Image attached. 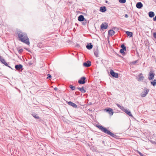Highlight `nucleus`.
<instances>
[{
    "instance_id": "a19ab883",
    "label": "nucleus",
    "mask_w": 156,
    "mask_h": 156,
    "mask_svg": "<svg viewBox=\"0 0 156 156\" xmlns=\"http://www.w3.org/2000/svg\"><path fill=\"white\" fill-rule=\"evenodd\" d=\"M124 16L125 17L127 18L128 17V15L127 14H126Z\"/></svg>"
},
{
    "instance_id": "49530a36",
    "label": "nucleus",
    "mask_w": 156,
    "mask_h": 156,
    "mask_svg": "<svg viewBox=\"0 0 156 156\" xmlns=\"http://www.w3.org/2000/svg\"><path fill=\"white\" fill-rule=\"evenodd\" d=\"M87 156H90L89 154H87Z\"/></svg>"
},
{
    "instance_id": "cd10ccee",
    "label": "nucleus",
    "mask_w": 156,
    "mask_h": 156,
    "mask_svg": "<svg viewBox=\"0 0 156 156\" xmlns=\"http://www.w3.org/2000/svg\"><path fill=\"white\" fill-rule=\"evenodd\" d=\"M96 147L94 146L91 147L90 148V149L93 151H96Z\"/></svg>"
},
{
    "instance_id": "39448f33",
    "label": "nucleus",
    "mask_w": 156,
    "mask_h": 156,
    "mask_svg": "<svg viewBox=\"0 0 156 156\" xmlns=\"http://www.w3.org/2000/svg\"><path fill=\"white\" fill-rule=\"evenodd\" d=\"M86 77L84 76L82 77L78 81L79 84H84L86 83Z\"/></svg>"
},
{
    "instance_id": "ddd939ff",
    "label": "nucleus",
    "mask_w": 156,
    "mask_h": 156,
    "mask_svg": "<svg viewBox=\"0 0 156 156\" xmlns=\"http://www.w3.org/2000/svg\"><path fill=\"white\" fill-rule=\"evenodd\" d=\"M143 6L141 2L137 3L136 5V7L139 9L141 8Z\"/></svg>"
},
{
    "instance_id": "5701e85b",
    "label": "nucleus",
    "mask_w": 156,
    "mask_h": 156,
    "mask_svg": "<svg viewBox=\"0 0 156 156\" xmlns=\"http://www.w3.org/2000/svg\"><path fill=\"white\" fill-rule=\"evenodd\" d=\"M116 104L122 111H123V110H124L125 108L123 106H121L119 104Z\"/></svg>"
},
{
    "instance_id": "7c9ffc66",
    "label": "nucleus",
    "mask_w": 156,
    "mask_h": 156,
    "mask_svg": "<svg viewBox=\"0 0 156 156\" xmlns=\"http://www.w3.org/2000/svg\"><path fill=\"white\" fill-rule=\"evenodd\" d=\"M47 76L48 77L47 78V79L50 80V79L51 78V76L50 74H48Z\"/></svg>"
},
{
    "instance_id": "20e7f679",
    "label": "nucleus",
    "mask_w": 156,
    "mask_h": 156,
    "mask_svg": "<svg viewBox=\"0 0 156 156\" xmlns=\"http://www.w3.org/2000/svg\"><path fill=\"white\" fill-rule=\"evenodd\" d=\"M15 68L16 70L19 72H21L23 69V65L20 64L16 65Z\"/></svg>"
},
{
    "instance_id": "b1692460",
    "label": "nucleus",
    "mask_w": 156,
    "mask_h": 156,
    "mask_svg": "<svg viewBox=\"0 0 156 156\" xmlns=\"http://www.w3.org/2000/svg\"><path fill=\"white\" fill-rule=\"evenodd\" d=\"M151 83L154 86H155L156 84V80L155 79L153 81H151Z\"/></svg>"
},
{
    "instance_id": "2eb2a0df",
    "label": "nucleus",
    "mask_w": 156,
    "mask_h": 156,
    "mask_svg": "<svg viewBox=\"0 0 156 156\" xmlns=\"http://www.w3.org/2000/svg\"><path fill=\"white\" fill-rule=\"evenodd\" d=\"M115 31L112 30H110L108 31V35L110 36H112L115 34Z\"/></svg>"
},
{
    "instance_id": "bb28decb",
    "label": "nucleus",
    "mask_w": 156,
    "mask_h": 156,
    "mask_svg": "<svg viewBox=\"0 0 156 156\" xmlns=\"http://www.w3.org/2000/svg\"><path fill=\"white\" fill-rule=\"evenodd\" d=\"M69 87L72 90H74L75 89V87L72 85H70Z\"/></svg>"
},
{
    "instance_id": "c9c22d12",
    "label": "nucleus",
    "mask_w": 156,
    "mask_h": 156,
    "mask_svg": "<svg viewBox=\"0 0 156 156\" xmlns=\"http://www.w3.org/2000/svg\"><path fill=\"white\" fill-rule=\"evenodd\" d=\"M0 61L2 64H3L4 63V62H5V61L4 59L3 58Z\"/></svg>"
},
{
    "instance_id": "9d476101",
    "label": "nucleus",
    "mask_w": 156,
    "mask_h": 156,
    "mask_svg": "<svg viewBox=\"0 0 156 156\" xmlns=\"http://www.w3.org/2000/svg\"><path fill=\"white\" fill-rule=\"evenodd\" d=\"M91 62L90 61H87L83 64V65L84 66L86 67H89L91 66Z\"/></svg>"
},
{
    "instance_id": "a878e982",
    "label": "nucleus",
    "mask_w": 156,
    "mask_h": 156,
    "mask_svg": "<svg viewBox=\"0 0 156 156\" xmlns=\"http://www.w3.org/2000/svg\"><path fill=\"white\" fill-rule=\"evenodd\" d=\"M120 52L121 53L124 55L126 54V53L124 51L121 49L120 50Z\"/></svg>"
},
{
    "instance_id": "1a4fd4ad",
    "label": "nucleus",
    "mask_w": 156,
    "mask_h": 156,
    "mask_svg": "<svg viewBox=\"0 0 156 156\" xmlns=\"http://www.w3.org/2000/svg\"><path fill=\"white\" fill-rule=\"evenodd\" d=\"M154 73L152 72H150L148 76V79L149 80H151L153 79L154 76Z\"/></svg>"
},
{
    "instance_id": "58836bf2",
    "label": "nucleus",
    "mask_w": 156,
    "mask_h": 156,
    "mask_svg": "<svg viewBox=\"0 0 156 156\" xmlns=\"http://www.w3.org/2000/svg\"><path fill=\"white\" fill-rule=\"evenodd\" d=\"M121 49H122V50H123L124 51H126V47H125L124 48H122Z\"/></svg>"
},
{
    "instance_id": "4be33fe9",
    "label": "nucleus",
    "mask_w": 156,
    "mask_h": 156,
    "mask_svg": "<svg viewBox=\"0 0 156 156\" xmlns=\"http://www.w3.org/2000/svg\"><path fill=\"white\" fill-rule=\"evenodd\" d=\"M94 53L96 57H98V51L97 49H96V50H94Z\"/></svg>"
},
{
    "instance_id": "f03ea898",
    "label": "nucleus",
    "mask_w": 156,
    "mask_h": 156,
    "mask_svg": "<svg viewBox=\"0 0 156 156\" xmlns=\"http://www.w3.org/2000/svg\"><path fill=\"white\" fill-rule=\"evenodd\" d=\"M96 126L101 131L104 132L107 134L110 135L112 137L117 138V137L118 136L116 135L111 132L110 130H107L106 128L103 127L101 125H97Z\"/></svg>"
},
{
    "instance_id": "4c0bfd02",
    "label": "nucleus",
    "mask_w": 156,
    "mask_h": 156,
    "mask_svg": "<svg viewBox=\"0 0 156 156\" xmlns=\"http://www.w3.org/2000/svg\"><path fill=\"white\" fill-rule=\"evenodd\" d=\"M121 47L122 48H124L126 47L125 46V45L124 44H122L121 45Z\"/></svg>"
},
{
    "instance_id": "0eeeda50",
    "label": "nucleus",
    "mask_w": 156,
    "mask_h": 156,
    "mask_svg": "<svg viewBox=\"0 0 156 156\" xmlns=\"http://www.w3.org/2000/svg\"><path fill=\"white\" fill-rule=\"evenodd\" d=\"M105 110L110 115H112L114 113L113 109L110 108H108L105 109Z\"/></svg>"
},
{
    "instance_id": "72a5a7b5",
    "label": "nucleus",
    "mask_w": 156,
    "mask_h": 156,
    "mask_svg": "<svg viewBox=\"0 0 156 156\" xmlns=\"http://www.w3.org/2000/svg\"><path fill=\"white\" fill-rule=\"evenodd\" d=\"M153 37L155 38L156 39V32L154 33Z\"/></svg>"
},
{
    "instance_id": "6ab92c4d",
    "label": "nucleus",
    "mask_w": 156,
    "mask_h": 156,
    "mask_svg": "<svg viewBox=\"0 0 156 156\" xmlns=\"http://www.w3.org/2000/svg\"><path fill=\"white\" fill-rule=\"evenodd\" d=\"M100 10L102 12H105L106 10V8L105 6L101 7Z\"/></svg>"
},
{
    "instance_id": "ea45409f",
    "label": "nucleus",
    "mask_w": 156,
    "mask_h": 156,
    "mask_svg": "<svg viewBox=\"0 0 156 156\" xmlns=\"http://www.w3.org/2000/svg\"><path fill=\"white\" fill-rule=\"evenodd\" d=\"M153 20L154 21H156V16H155L153 18Z\"/></svg>"
},
{
    "instance_id": "aec40b11",
    "label": "nucleus",
    "mask_w": 156,
    "mask_h": 156,
    "mask_svg": "<svg viewBox=\"0 0 156 156\" xmlns=\"http://www.w3.org/2000/svg\"><path fill=\"white\" fill-rule=\"evenodd\" d=\"M86 48L87 49L90 50L93 48V45L91 43H90V44H88V45L86 46Z\"/></svg>"
},
{
    "instance_id": "6e6552de",
    "label": "nucleus",
    "mask_w": 156,
    "mask_h": 156,
    "mask_svg": "<svg viewBox=\"0 0 156 156\" xmlns=\"http://www.w3.org/2000/svg\"><path fill=\"white\" fill-rule=\"evenodd\" d=\"M108 25L106 23H103L101 25V30H104L107 29L108 27Z\"/></svg>"
},
{
    "instance_id": "e433bc0d",
    "label": "nucleus",
    "mask_w": 156,
    "mask_h": 156,
    "mask_svg": "<svg viewBox=\"0 0 156 156\" xmlns=\"http://www.w3.org/2000/svg\"><path fill=\"white\" fill-rule=\"evenodd\" d=\"M137 152L140 156H142V155H143V154L138 151H137Z\"/></svg>"
},
{
    "instance_id": "c03bdc74",
    "label": "nucleus",
    "mask_w": 156,
    "mask_h": 156,
    "mask_svg": "<svg viewBox=\"0 0 156 156\" xmlns=\"http://www.w3.org/2000/svg\"><path fill=\"white\" fill-rule=\"evenodd\" d=\"M54 90H58V88L56 87H55V88Z\"/></svg>"
},
{
    "instance_id": "f8f14e48",
    "label": "nucleus",
    "mask_w": 156,
    "mask_h": 156,
    "mask_svg": "<svg viewBox=\"0 0 156 156\" xmlns=\"http://www.w3.org/2000/svg\"><path fill=\"white\" fill-rule=\"evenodd\" d=\"M67 103L69 105L72 106L73 108H77V105L75 104L70 101L68 102Z\"/></svg>"
},
{
    "instance_id": "4468645a",
    "label": "nucleus",
    "mask_w": 156,
    "mask_h": 156,
    "mask_svg": "<svg viewBox=\"0 0 156 156\" xmlns=\"http://www.w3.org/2000/svg\"><path fill=\"white\" fill-rule=\"evenodd\" d=\"M85 19L84 16L82 15H80L78 17V20L79 21L82 22Z\"/></svg>"
},
{
    "instance_id": "79ce46f5",
    "label": "nucleus",
    "mask_w": 156,
    "mask_h": 156,
    "mask_svg": "<svg viewBox=\"0 0 156 156\" xmlns=\"http://www.w3.org/2000/svg\"><path fill=\"white\" fill-rule=\"evenodd\" d=\"M80 93V92H75V94L77 95H79V94Z\"/></svg>"
},
{
    "instance_id": "393cba45",
    "label": "nucleus",
    "mask_w": 156,
    "mask_h": 156,
    "mask_svg": "<svg viewBox=\"0 0 156 156\" xmlns=\"http://www.w3.org/2000/svg\"><path fill=\"white\" fill-rule=\"evenodd\" d=\"M32 115L35 118L37 119H39V116H38L36 114H32Z\"/></svg>"
},
{
    "instance_id": "f704fd0d",
    "label": "nucleus",
    "mask_w": 156,
    "mask_h": 156,
    "mask_svg": "<svg viewBox=\"0 0 156 156\" xmlns=\"http://www.w3.org/2000/svg\"><path fill=\"white\" fill-rule=\"evenodd\" d=\"M0 61L2 64H3L4 63V62H5V61L4 59L3 58Z\"/></svg>"
},
{
    "instance_id": "dca6fc26",
    "label": "nucleus",
    "mask_w": 156,
    "mask_h": 156,
    "mask_svg": "<svg viewBox=\"0 0 156 156\" xmlns=\"http://www.w3.org/2000/svg\"><path fill=\"white\" fill-rule=\"evenodd\" d=\"M123 112H125L126 113L128 114L129 116H130L132 117V115L131 112L129 110H127V109H124V110H123Z\"/></svg>"
},
{
    "instance_id": "473e14b6",
    "label": "nucleus",
    "mask_w": 156,
    "mask_h": 156,
    "mask_svg": "<svg viewBox=\"0 0 156 156\" xmlns=\"http://www.w3.org/2000/svg\"><path fill=\"white\" fill-rule=\"evenodd\" d=\"M87 22L86 21V20H84V21L82 22V24H83V25H86L87 24Z\"/></svg>"
},
{
    "instance_id": "2f4dec72",
    "label": "nucleus",
    "mask_w": 156,
    "mask_h": 156,
    "mask_svg": "<svg viewBox=\"0 0 156 156\" xmlns=\"http://www.w3.org/2000/svg\"><path fill=\"white\" fill-rule=\"evenodd\" d=\"M9 64V63H6L5 61L4 62V63H3V64H4L6 66H8V65Z\"/></svg>"
},
{
    "instance_id": "a18cd8bd",
    "label": "nucleus",
    "mask_w": 156,
    "mask_h": 156,
    "mask_svg": "<svg viewBox=\"0 0 156 156\" xmlns=\"http://www.w3.org/2000/svg\"><path fill=\"white\" fill-rule=\"evenodd\" d=\"M9 68H11V69H13L10 66L8 65V66H7Z\"/></svg>"
},
{
    "instance_id": "a211bd4d",
    "label": "nucleus",
    "mask_w": 156,
    "mask_h": 156,
    "mask_svg": "<svg viewBox=\"0 0 156 156\" xmlns=\"http://www.w3.org/2000/svg\"><path fill=\"white\" fill-rule=\"evenodd\" d=\"M148 15L150 17L152 18L154 16L155 14L154 12H152V11H151V12H149Z\"/></svg>"
},
{
    "instance_id": "412c9836",
    "label": "nucleus",
    "mask_w": 156,
    "mask_h": 156,
    "mask_svg": "<svg viewBox=\"0 0 156 156\" xmlns=\"http://www.w3.org/2000/svg\"><path fill=\"white\" fill-rule=\"evenodd\" d=\"M126 33L128 36H129L130 37H131L133 35V33L131 32L127 31H126Z\"/></svg>"
},
{
    "instance_id": "f257e3e1",
    "label": "nucleus",
    "mask_w": 156,
    "mask_h": 156,
    "mask_svg": "<svg viewBox=\"0 0 156 156\" xmlns=\"http://www.w3.org/2000/svg\"><path fill=\"white\" fill-rule=\"evenodd\" d=\"M17 34L19 41L27 44L29 45L30 44L29 38L26 34L21 32H19Z\"/></svg>"
},
{
    "instance_id": "c85d7f7f",
    "label": "nucleus",
    "mask_w": 156,
    "mask_h": 156,
    "mask_svg": "<svg viewBox=\"0 0 156 156\" xmlns=\"http://www.w3.org/2000/svg\"><path fill=\"white\" fill-rule=\"evenodd\" d=\"M119 2L120 3L123 4L126 2V0H119Z\"/></svg>"
},
{
    "instance_id": "de8ad7c7",
    "label": "nucleus",
    "mask_w": 156,
    "mask_h": 156,
    "mask_svg": "<svg viewBox=\"0 0 156 156\" xmlns=\"http://www.w3.org/2000/svg\"><path fill=\"white\" fill-rule=\"evenodd\" d=\"M107 2H108V1H106V3H107Z\"/></svg>"
},
{
    "instance_id": "37998d69",
    "label": "nucleus",
    "mask_w": 156,
    "mask_h": 156,
    "mask_svg": "<svg viewBox=\"0 0 156 156\" xmlns=\"http://www.w3.org/2000/svg\"><path fill=\"white\" fill-rule=\"evenodd\" d=\"M3 58L0 56V61H1V60Z\"/></svg>"
},
{
    "instance_id": "423d86ee",
    "label": "nucleus",
    "mask_w": 156,
    "mask_h": 156,
    "mask_svg": "<svg viewBox=\"0 0 156 156\" xmlns=\"http://www.w3.org/2000/svg\"><path fill=\"white\" fill-rule=\"evenodd\" d=\"M110 74L113 77L116 78H118L119 76L118 73H115L111 69L110 71Z\"/></svg>"
},
{
    "instance_id": "f3484780",
    "label": "nucleus",
    "mask_w": 156,
    "mask_h": 156,
    "mask_svg": "<svg viewBox=\"0 0 156 156\" xmlns=\"http://www.w3.org/2000/svg\"><path fill=\"white\" fill-rule=\"evenodd\" d=\"M77 88L80 91L83 93H84L86 92V90L84 89V87H77Z\"/></svg>"
},
{
    "instance_id": "c756f323",
    "label": "nucleus",
    "mask_w": 156,
    "mask_h": 156,
    "mask_svg": "<svg viewBox=\"0 0 156 156\" xmlns=\"http://www.w3.org/2000/svg\"><path fill=\"white\" fill-rule=\"evenodd\" d=\"M23 51V49H19L18 50V53H19L20 54H21L22 53Z\"/></svg>"
},
{
    "instance_id": "9b49d317",
    "label": "nucleus",
    "mask_w": 156,
    "mask_h": 156,
    "mask_svg": "<svg viewBox=\"0 0 156 156\" xmlns=\"http://www.w3.org/2000/svg\"><path fill=\"white\" fill-rule=\"evenodd\" d=\"M138 78L137 79V80L139 81H142L144 78V77L143 76V74L142 73L139 74L138 75Z\"/></svg>"
},
{
    "instance_id": "7ed1b4c3",
    "label": "nucleus",
    "mask_w": 156,
    "mask_h": 156,
    "mask_svg": "<svg viewBox=\"0 0 156 156\" xmlns=\"http://www.w3.org/2000/svg\"><path fill=\"white\" fill-rule=\"evenodd\" d=\"M149 90L146 88H144V90L143 92H142L141 94V97L142 98L145 97L148 93Z\"/></svg>"
}]
</instances>
